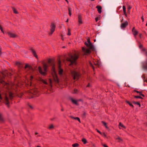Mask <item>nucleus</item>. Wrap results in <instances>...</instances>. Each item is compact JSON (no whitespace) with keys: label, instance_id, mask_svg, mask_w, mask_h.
<instances>
[{"label":"nucleus","instance_id":"obj_23","mask_svg":"<svg viewBox=\"0 0 147 147\" xmlns=\"http://www.w3.org/2000/svg\"><path fill=\"white\" fill-rule=\"evenodd\" d=\"M142 67L144 69L147 70V62L142 65Z\"/></svg>","mask_w":147,"mask_h":147},{"label":"nucleus","instance_id":"obj_47","mask_svg":"<svg viewBox=\"0 0 147 147\" xmlns=\"http://www.w3.org/2000/svg\"><path fill=\"white\" fill-rule=\"evenodd\" d=\"M18 67L19 68L21 69L23 67L22 64V65H19V66Z\"/></svg>","mask_w":147,"mask_h":147},{"label":"nucleus","instance_id":"obj_33","mask_svg":"<svg viewBox=\"0 0 147 147\" xmlns=\"http://www.w3.org/2000/svg\"><path fill=\"white\" fill-rule=\"evenodd\" d=\"M67 35L68 36H70L71 35V30L69 28L68 29V33Z\"/></svg>","mask_w":147,"mask_h":147},{"label":"nucleus","instance_id":"obj_4","mask_svg":"<svg viewBox=\"0 0 147 147\" xmlns=\"http://www.w3.org/2000/svg\"><path fill=\"white\" fill-rule=\"evenodd\" d=\"M71 74L74 80H78L81 76L80 73L77 72L75 70L72 71L71 72Z\"/></svg>","mask_w":147,"mask_h":147},{"label":"nucleus","instance_id":"obj_36","mask_svg":"<svg viewBox=\"0 0 147 147\" xmlns=\"http://www.w3.org/2000/svg\"><path fill=\"white\" fill-rule=\"evenodd\" d=\"M0 30H1V31L3 33V34H4V31L3 29V28L1 26V25H0Z\"/></svg>","mask_w":147,"mask_h":147},{"label":"nucleus","instance_id":"obj_46","mask_svg":"<svg viewBox=\"0 0 147 147\" xmlns=\"http://www.w3.org/2000/svg\"><path fill=\"white\" fill-rule=\"evenodd\" d=\"M4 99L6 101L9 100V98L6 96H5Z\"/></svg>","mask_w":147,"mask_h":147},{"label":"nucleus","instance_id":"obj_29","mask_svg":"<svg viewBox=\"0 0 147 147\" xmlns=\"http://www.w3.org/2000/svg\"><path fill=\"white\" fill-rule=\"evenodd\" d=\"M134 98H140L141 99H143V98L141 96H134Z\"/></svg>","mask_w":147,"mask_h":147},{"label":"nucleus","instance_id":"obj_26","mask_svg":"<svg viewBox=\"0 0 147 147\" xmlns=\"http://www.w3.org/2000/svg\"><path fill=\"white\" fill-rule=\"evenodd\" d=\"M81 141L84 144H85L87 142L86 140L84 138L82 139Z\"/></svg>","mask_w":147,"mask_h":147},{"label":"nucleus","instance_id":"obj_49","mask_svg":"<svg viewBox=\"0 0 147 147\" xmlns=\"http://www.w3.org/2000/svg\"><path fill=\"white\" fill-rule=\"evenodd\" d=\"M123 11H126V7L125 6H123Z\"/></svg>","mask_w":147,"mask_h":147},{"label":"nucleus","instance_id":"obj_20","mask_svg":"<svg viewBox=\"0 0 147 147\" xmlns=\"http://www.w3.org/2000/svg\"><path fill=\"white\" fill-rule=\"evenodd\" d=\"M70 117L71 118H72L73 119H76V120H77L80 123H81V121H80V119L78 117H73L72 116H70Z\"/></svg>","mask_w":147,"mask_h":147},{"label":"nucleus","instance_id":"obj_55","mask_svg":"<svg viewBox=\"0 0 147 147\" xmlns=\"http://www.w3.org/2000/svg\"><path fill=\"white\" fill-rule=\"evenodd\" d=\"M143 47V46L141 44L139 46V47L140 49H141Z\"/></svg>","mask_w":147,"mask_h":147},{"label":"nucleus","instance_id":"obj_62","mask_svg":"<svg viewBox=\"0 0 147 147\" xmlns=\"http://www.w3.org/2000/svg\"><path fill=\"white\" fill-rule=\"evenodd\" d=\"M86 115V113L85 112H84L83 114V115L84 116H85Z\"/></svg>","mask_w":147,"mask_h":147},{"label":"nucleus","instance_id":"obj_60","mask_svg":"<svg viewBox=\"0 0 147 147\" xmlns=\"http://www.w3.org/2000/svg\"><path fill=\"white\" fill-rule=\"evenodd\" d=\"M142 51H146V49H142Z\"/></svg>","mask_w":147,"mask_h":147},{"label":"nucleus","instance_id":"obj_17","mask_svg":"<svg viewBox=\"0 0 147 147\" xmlns=\"http://www.w3.org/2000/svg\"><path fill=\"white\" fill-rule=\"evenodd\" d=\"M96 8L97 9V11L98 13H100L102 12V7L100 5H97L96 7Z\"/></svg>","mask_w":147,"mask_h":147},{"label":"nucleus","instance_id":"obj_30","mask_svg":"<svg viewBox=\"0 0 147 147\" xmlns=\"http://www.w3.org/2000/svg\"><path fill=\"white\" fill-rule=\"evenodd\" d=\"M13 13L16 14H18V12L16 10V9L14 7L13 8Z\"/></svg>","mask_w":147,"mask_h":147},{"label":"nucleus","instance_id":"obj_7","mask_svg":"<svg viewBox=\"0 0 147 147\" xmlns=\"http://www.w3.org/2000/svg\"><path fill=\"white\" fill-rule=\"evenodd\" d=\"M54 81L56 83L58 84L59 82V80L58 76L56 73L51 74Z\"/></svg>","mask_w":147,"mask_h":147},{"label":"nucleus","instance_id":"obj_48","mask_svg":"<svg viewBox=\"0 0 147 147\" xmlns=\"http://www.w3.org/2000/svg\"><path fill=\"white\" fill-rule=\"evenodd\" d=\"M60 106H61V111H63L64 110L63 106L61 105Z\"/></svg>","mask_w":147,"mask_h":147},{"label":"nucleus","instance_id":"obj_61","mask_svg":"<svg viewBox=\"0 0 147 147\" xmlns=\"http://www.w3.org/2000/svg\"><path fill=\"white\" fill-rule=\"evenodd\" d=\"M33 76H30V79H31V80H32L33 79Z\"/></svg>","mask_w":147,"mask_h":147},{"label":"nucleus","instance_id":"obj_9","mask_svg":"<svg viewBox=\"0 0 147 147\" xmlns=\"http://www.w3.org/2000/svg\"><path fill=\"white\" fill-rule=\"evenodd\" d=\"M69 99L71 101V102L73 104L77 106L79 105V104L77 100L73 99L71 97H70Z\"/></svg>","mask_w":147,"mask_h":147},{"label":"nucleus","instance_id":"obj_12","mask_svg":"<svg viewBox=\"0 0 147 147\" xmlns=\"http://www.w3.org/2000/svg\"><path fill=\"white\" fill-rule=\"evenodd\" d=\"M78 24L80 25V24H82L83 23V22L82 20V17L81 15H78Z\"/></svg>","mask_w":147,"mask_h":147},{"label":"nucleus","instance_id":"obj_16","mask_svg":"<svg viewBox=\"0 0 147 147\" xmlns=\"http://www.w3.org/2000/svg\"><path fill=\"white\" fill-rule=\"evenodd\" d=\"M128 25V22L127 21H125L124 23L121 24V27L122 28H125Z\"/></svg>","mask_w":147,"mask_h":147},{"label":"nucleus","instance_id":"obj_43","mask_svg":"<svg viewBox=\"0 0 147 147\" xmlns=\"http://www.w3.org/2000/svg\"><path fill=\"white\" fill-rule=\"evenodd\" d=\"M139 102H135V101H133L132 102V103L134 104L138 105L139 103Z\"/></svg>","mask_w":147,"mask_h":147},{"label":"nucleus","instance_id":"obj_64","mask_svg":"<svg viewBox=\"0 0 147 147\" xmlns=\"http://www.w3.org/2000/svg\"><path fill=\"white\" fill-rule=\"evenodd\" d=\"M138 105L139 106V107H141V105H140V103L139 102L138 104Z\"/></svg>","mask_w":147,"mask_h":147},{"label":"nucleus","instance_id":"obj_2","mask_svg":"<svg viewBox=\"0 0 147 147\" xmlns=\"http://www.w3.org/2000/svg\"><path fill=\"white\" fill-rule=\"evenodd\" d=\"M7 71H0V83L2 84L4 86L8 84V83L5 82L3 80H2L5 78L7 75Z\"/></svg>","mask_w":147,"mask_h":147},{"label":"nucleus","instance_id":"obj_38","mask_svg":"<svg viewBox=\"0 0 147 147\" xmlns=\"http://www.w3.org/2000/svg\"><path fill=\"white\" fill-rule=\"evenodd\" d=\"M54 128V126L53 124H51L49 127V129H51Z\"/></svg>","mask_w":147,"mask_h":147},{"label":"nucleus","instance_id":"obj_6","mask_svg":"<svg viewBox=\"0 0 147 147\" xmlns=\"http://www.w3.org/2000/svg\"><path fill=\"white\" fill-rule=\"evenodd\" d=\"M50 28V32L48 33L49 35L50 36L53 33L55 30L56 25L54 23L51 22V23Z\"/></svg>","mask_w":147,"mask_h":147},{"label":"nucleus","instance_id":"obj_18","mask_svg":"<svg viewBox=\"0 0 147 147\" xmlns=\"http://www.w3.org/2000/svg\"><path fill=\"white\" fill-rule=\"evenodd\" d=\"M132 32L133 33V34L134 36H136L137 35L138 33V32L135 29L134 27L132 28Z\"/></svg>","mask_w":147,"mask_h":147},{"label":"nucleus","instance_id":"obj_34","mask_svg":"<svg viewBox=\"0 0 147 147\" xmlns=\"http://www.w3.org/2000/svg\"><path fill=\"white\" fill-rule=\"evenodd\" d=\"M49 83H50V85L51 87V88L52 87V81L51 79H49Z\"/></svg>","mask_w":147,"mask_h":147},{"label":"nucleus","instance_id":"obj_1","mask_svg":"<svg viewBox=\"0 0 147 147\" xmlns=\"http://www.w3.org/2000/svg\"><path fill=\"white\" fill-rule=\"evenodd\" d=\"M69 57L67 58V60L70 62L69 65L70 66L76 65L77 64V61L79 58V55L76 53H74L73 55L70 54L69 55Z\"/></svg>","mask_w":147,"mask_h":147},{"label":"nucleus","instance_id":"obj_52","mask_svg":"<svg viewBox=\"0 0 147 147\" xmlns=\"http://www.w3.org/2000/svg\"><path fill=\"white\" fill-rule=\"evenodd\" d=\"M117 139L120 140L121 141H123L122 139L121 138L119 137L117 138Z\"/></svg>","mask_w":147,"mask_h":147},{"label":"nucleus","instance_id":"obj_58","mask_svg":"<svg viewBox=\"0 0 147 147\" xmlns=\"http://www.w3.org/2000/svg\"><path fill=\"white\" fill-rule=\"evenodd\" d=\"M96 131L99 133L100 132V131L97 129H96Z\"/></svg>","mask_w":147,"mask_h":147},{"label":"nucleus","instance_id":"obj_57","mask_svg":"<svg viewBox=\"0 0 147 147\" xmlns=\"http://www.w3.org/2000/svg\"><path fill=\"white\" fill-rule=\"evenodd\" d=\"M141 18L142 20V22H143L144 21V19L143 16H142L141 17Z\"/></svg>","mask_w":147,"mask_h":147},{"label":"nucleus","instance_id":"obj_14","mask_svg":"<svg viewBox=\"0 0 147 147\" xmlns=\"http://www.w3.org/2000/svg\"><path fill=\"white\" fill-rule=\"evenodd\" d=\"M48 63L51 65H53V63H55L54 60L53 59H48L47 60Z\"/></svg>","mask_w":147,"mask_h":147},{"label":"nucleus","instance_id":"obj_10","mask_svg":"<svg viewBox=\"0 0 147 147\" xmlns=\"http://www.w3.org/2000/svg\"><path fill=\"white\" fill-rule=\"evenodd\" d=\"M7 33L10 38H15L18 36L17 35L11 32H8Z\"/></svg>","mask_w":147,"mask_h":147},{"label":"nucleus","instance_id":"obj_31","mask_svg":"<svg viewBox=\"0 0 147 147\" xmlns=\"http://www.w3.org/2000/svg\"><path fill=\"white\" fill-rule=\"evenodd\" d=\"M22 65V63H21L18 61H16V62L15 65L18 66V67L19 66V65Z\"/></svg>","mask_w":147,"mask_h":147},{"label":"nucleus","instance_id":"obj_45","mask_svg":"<svg viewBox=\"0 0 147 147\" xmlns=\"http://www.w3.org/2000/svg\"><path fill=\"white\" fill-rule=\"evenodd\" d=\"M0 120L1 121H3V119L2 117L1 114H0Z\"/></svg>","mask_w":147,"mask_h":147},{"label":"nucleus","instance_id":"obj_28","mask_svg":"<svg viewBox=\"0 0 147 147\" xmlns=\"http://www.w3.org/2000/svg\"><path fill=\"white\" fill-rule=\"evenodd\" d=\"M79 145L78 143H75L72 145L73 147H78L79 146Z\"/></svg>","mask_w":147,"mask_h":147},{"label":"nucleus","instance_id":"obj_42","mask_svg":"<svg viewBox=\"0 0 147 147\" xmlns=\"http://www.w3.org/2000/svg\"><path fill=\"white\" fill-rule=\"evenodd\" d=\"M9 103H8V102H5V105L7 106V107L8 108L9 107Z\"/></svg>","mask_w":147,"mask_h":147},{"label":"nucleus","instance_id":"obj_32","mask_svg":"<svg viewBox=\"0 0 147 147\" xmlns=\"http://www.w3.org/2000/svg\"><path fill=\"white\" fill-rule=\"evenodd\" d=\"M119 126H121V127H123L124 129H126V127L124 125L121 123H120L119 124Z\"/></svg>","mask_w":147,"mask_h":147},{"label":"nucleus","instance_id":"obj_39","mask_svg":"<svg viewBox=\"0 0 147 147\" xmlns=\"http://www.w3.org/2000/svg\"><path fill=\"white\" fill-rule=\"evenodd\" d=\"M23 93H21L20 94H18L17 96L20 98H21L22 96H23Z\"/></svg>","mask_w":147,"mask_h":147},{"label":"nucleus","instance_id":"obj_3","mask_svg":"<svg viewBox=\"0 0 147 147\" xmlns=\"http://www.w3.org/2000/svg\"><path fill=\"white\" fill-rule=\"evenodd\" d=\"M42 64L44 71H42L40 66H39L38 67V71L39 73L41 74L43 76H45L47 74V69L48 67V66L46 64L44 63H42Z\"/></svg>","mask_w":147,"mask_h":147},{"label":"nucleus","instance_id":"obj_44","mask_svg":"<svg viewBox=\"0 0 147 147\" xmlns=\"http://www.w3.org/2000/svg\"><path fill=\"white\" fill-rule=\"evenodd\" d=\"M102 135L104 137L107 138V135L105 133H104V132L103 133Z\"/></svg>","mask_w":147,"mask_h":147},{"label":"nucleus","instance_id":"obj_56","mask_svg":"<svg viewBox=\"0 0 147 147\" xmlns=\"http://www.w3.org/2000/svg\"><path fill=\"white\" fill-rule=\"evenodd\" d=\"M61 39L63 41L64 40V39L63 38V35L62 34H61Z\"/></svg>","mask_w":147,"mask_h":147},{"label":"nucleus","instance_id":"obj_53","mask_svg":"<svg viewBox=\"0 0 147 147\" xmlns=\"http://www.w3.org/2000/svg\"><path fill=\"white\" fill-rule=\"evenodd\" d=\"M133 92H136L137 93H139L140 92V91L136 90H134Z\"/></svg>","mask_w":147,"mask_h":147},{"label":"nucleus","instance_id":"obj_40","mask_svg":"<svg viewBox=\"0 0 147 147\" xmlns=\"http://www.w3.org/2000/svg\"><path fill=\"white\" fill-rule=\"evenodd\" d=\"M74 94H77L78 92V90L76 89H74Z\"/></svg>","mask_w":147,"mask_h":147},{"label":"nucleus","instance_id":"obj_63","mask_svg":"<svg viewBox=\"0 0 147 147\" xmlns=\"http://www.w3.org/2000/svg\"><path fill=\"white\" fill-rule=\"evenodd\" d=\"M138 105L139 106V107H141V105H140V103L139 102L138 104Z\"/></svg>","mask_w":147,"mask_h":147},{"label":"nucleus","instance_id":"obj_15","mask_svg":"<svg viewBox=\"0 0 147 147\" xmlns=\"http://www.w3.org/2000/svg\"><path fill=\"white\" fill-rule=\"evenodd\" d=\"M51 65L52 66V69H51V70L52 71V72L51 73V74H53L54 73H56V71L55 69V63H53V65Z\"/></svg>","mask_w":147,"mask_h":147},{"label":"nucleus","instance_id":"obj_21","mask_svg":"<svg viewBox=\"0 0 147 147\" xmlns=\"http://www.w3.org/2000/svg\"><path fill=\"white\" fill-rule=\"evenodd\" d=\"M101 123H102L103 125L105 127V128L107 129H109V128L107 126V123L106 122H105L104 121H101Z\"/></svg>","mask_w":147,"mask_h":147},{"label":"nucleus","instance_id":"obj_13","mask_svg":"<svg viewBox=\"0 0 147 147\" xmlns=\"http://www.w3.org/2000/svg\"><path fill=\"white\" fill-rule=\"evenodd\" d=\"M24 68L25 69L28 68L29 69H30L33 71L34 70V69L33 68L31 65L27 63L25 64V65Z\"/></svg>","mask_w":147,"mask_h":147},{"label":"nucleus","instance_id":"obj_51","mask_svg":"<svg viewBox=\"0 0 147 147\" xmlns=\"http://www.w3.org/2000/svg\"><path fill=\"white\" fill-rule=\"evenodd\" d=\"M61 62L60 60H59L58 61V63L59 66H60L61 64Z\"/></svg>","mask_w":147,"mask_h":147},{"label":"nucleus","instance_id":"obj_22","mask_svg":"<svg viewBox=\"0 0 147 147\" xmlns=\"http://www.w3.org/2000/svg\"><path fill=\"white\" fill-rule=\"evenodd\" d=\"M39 80L40 81L42 82L44 84H46V85H48V84L47 82L45 80L42 79L41 78H40L39 79Z\"/></svg>","mask_w":147,"mask_h":147},{"label":"nucleus","instance_id":"obj_19","mask_svg":"<svg viewBox=\"0 0 147 147\" xmlns=\"http://www.w3.org/2000/svg\"><path fill=\"white\" fill-rule=\"evenodd\" d=\"M9 99L12 100L14 97V96L13 95V94L11 92H9Z\"/></svg>","mask_w":147,"mask_h":147},{"label":"nucleus","instance_id":"obj_8","mask_svg":"<svg viewBox=\"0 0 147 147\" xmlns=\"http://www.w3.org/2000/svg\"><path fill=\"white\" fill-rule=\"evenodd\" d=\"M90 50H91L90 49V47H89V49H86L84 47H82V51L84 52V55H88V54H89L91 53V51Z\"/></svg>","mask_w":147,"mask_h":147},{"label":"nucleus","instance_id":"obj_37","mask_svg":"<svg viewBox=\"0 0 147 147\" xmlns=\"http://www.w3.org/2000/svg\"><path fill=\"white\" fill-rule=\"evenodd\" d=\"M89 64L92 67V69H94V67L93 65L92 64V63L90 61L89 62Z\"/></svg>","mask_w":147,"mask_h":147},{"label":"nucleus","instance_id":"obj_27","mask_svg":"<svg viewBox=\"0 0 147 147\" xmlns=\"http://www.w3.org/2000/svg\"><path fill=\"white\" fill-rule=\"evenodd\" d=\"M63 70L62 69H60L59 71V75H62L63 74Z\"/></svg>","mask_w":147,"mask_h":147},{"label":"nucleus","instance_id":"obj_35","mask_svg":"<svg viewBox=\"0 0 147 147\" xmlns=\"http://www.w3.org/2000/svg\"><path fill=\"white\" fill-rule=\"evenodd\" d=\"M27 105L28 106H29L32 109H33V107L29 103H28Z\"/></svg>","mask_w":147,"mask_h":147},{"label":"nucleus","instance_id":"obj_24","mask_svg":"<svg viewBox=\"0 0 147 147\" xmlns=\"http://www.w3.org/2000/svg\"><path fill=\"white\" fill-rule=\"evenodd\" d=\"M125 102L128 104L131 107L133 108L134 107V106L129 101L127 100L125 101Z\"/></svg>","mask_w":147,"mask_h":147},{"label":"nucleus","instance_id":"obj_11","mask_svg":"<svg viewBox=\"0 0 147 147\" xmlns=\"http://www.w3.org/2000/svg\"><path fill=\"white\" fill-rule=\"evenodd\" d=\"M29 50L31 51L33 56L36 59H38V55H37L36 51L33 49L32 48H31Z\"/></svg>","mask_w":147,"mask_h":147},{"label":"nucleus","instance_id":"obj_59","mask_svg":"<svg viewBox=\"0 0 147 147\" xmlns=\"http://www.w3.org/2000/svg\"><path fill=\"white\" fill-rule=\"evenodd\" d=\"M95 19L96 22H97L98 20V17H96Z\"/></svg>","mask_w":147,"mask_h":147},{"label":"nucleus","instance_id":"obj_50","mask_svg":"<svg viewBox=\"0 0 147 147\" xmlns=\"http://www.w3.org/2000/svg\"><path fill=\"white\" fill-rule=\"evenodd\" d=\"M131 8V7L130 5H129L127 7L128 10H130Z\"/></svg>","mask_w":147,"mask_h":147},{"label":"nucleus","instance_id":"obj_41","mask_svg":"<svg viewBox=\"0 0 147 147\" xmlns=\"http://www.w3.org/2000/svg\"><path fill=\"white\" fill-rule=\"evenodd\" d=\"M142 91H140V92L139 93V95L142 96V97H144L145 96L142 93Z\"/></svg>","mask_w":147,"mask_h":147},{"label":"nucleus","instance_id":"obj_54","mask_svg":"<svg viewBox=\"0 0 147 147\" xmlns=\"http://www.w3.org/2000/svg\"><path fill=\"white\" fill-rule=\"evenodd\" d=\"M102 145L104 147H108L106 144H102Z\"/></svg>","mask_w":147,"mask_h":147},{"label":"nucleus","instance_id":"obj_5","mask_svg":"<svg viewBox=\"0 0 147 147\" xmlns=\"http://www.w3.org/2000/svg\"><path fill=\"white\" fill-rule=\"evenodd\" d=\"M87 42H85L84 43L85 45L88 47H90V49H91L92 51H94L95 50V48L94 45L92 44L91 42L90 38H88L87 39Z\"/></svg>","mask_w":147,"mask_h":147},{"label":"nucleus","instance_id":"obj_25","mask_svg":"<svg viewBox=\"0 0 147 147\" xmlns=\"http://www.w3.org/2000/svg\"><path fill=\"white\" fill-rule=\"evenodd\" d=\"M68 10L69 12V14L70 16H71V9L70 7H68Z\"/></svg>","mask_w":147,"mask_h":147}]
</instances>
